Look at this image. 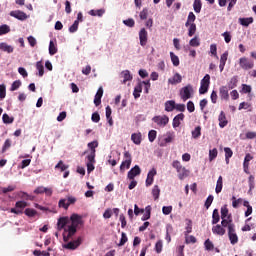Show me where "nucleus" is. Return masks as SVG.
Here are the masks:
<instances>
[{
	"label": "nucleus",
	"mask_w": 256,
	"mask_h": 256,
	"mask_svg": "<svg viewBox=\"0 0 256 256\" xmlns=\"http://www.w3.org/2000/svg\"><path fill=\"white\" fill-rule=\"evenodd\" d=\"M253 156L251 154H246L243 162L244 169H249V162L252 161Z\"/></svg>",
	"instance_id": "a18cd8bd"
},
{
	"label": "nucleus",
	"mask_w": 256,
	"mask_h": 256,
	"mask_svg": "<svg viewBox=\"0 0 256 256\" xmlns=\"http://www.w3.org/2000/svg\"><path fill=\"white\" fill-rule=\"evenodd\" d=\"M123 23L126 27H135V20H133V18L123 20Z\"/></svg>",
	"instance_id": "774afa93"
},
{
	"label": "nucleus",
	"mask_w": 256,
	"mask_h": 256,
	"mask_svg": "<svg viewBox=\"0 0 256 256\" xmlns=\"http://www.w3.org/2000/svg\"><path fill=\"white\" fill-rule=\"evenodd\" d=\"M34 193L35 195H42V193H45L47 197H51V195H53V189L39 186L34 190Z\"/></svg>",
	"instance_id": "9d476101"
},
{
	"label": "nucleus",
	"mask_w": 256,
	"mask_h": 256,
	"mask_svg": "<svg viewBox=\"0 0 256 256\" xmlns=\"http://www.w3.org/2000/svg\"><path fill=\"white\" fill-rule=\"evenodd\" d=\"M192 137H193V139H199V137H201V126H197L192 131Z\"/></svg>",
	"instance_id": "8fccbe9b"
},
{
	"label": "nucleus",
	"mask_w": 256,
	"mask_h": 256,
	"mask_svg": "<svg viewBox=\"0 0 256 256\" xmlns=\"http://www.w3.org/2000/svg\"><path fill=\"white\" fill-rule=\"evenodd\" d=\"M149 219H151V206L150 205L146 206L145 213L142 216V221H147Z\"/></svg>",
	"instance_id": "58836bf2"
},
{
	"label": "nucleus",
	"mask_w": 256,
	"mask_h": 256,
	"mask_svg": "<svg viewBox=\"0 0 256 256\" xmlns=\"http://www.w3.org/2000/svg\"><path fill=\"white\" fill-rule=\"evenodd\" d=\"M189 29H188V37H193V35H195V33H197V24L192 23L189 24Z\"/></svg>",
	"instance_id": "c9c22d12"
},
{
	"label": "nucleus",
	"mask_w": 256,
	"mask_h": 256,
	"mask_svg": "<svg viewBox=\"0 0 256 256\" xmlns=\"http://www.w3.org/2000/svg\"><path fill=\"white\" fill-rule=\"evenodd\" d=\"M21 85H22L21 80L14 81L10 87V91H17V89H19Z\"/></svg>",
	"instance_id": "bf43d9fd"
},
{
	"label": "nucleus",
	"mask_w": 256,
	"mask_h": 256,
	"mask_svg": "<svg viewBox=\"0 0 256 256\" xmlns=\"http://www.w3.org/2000/svg\"><path fill=\"white\" fill-rule=\"evenodd\" d=\"M191 95H193V86L188 84L183 87L180 91V97L183 101H187V99H191Z\"/></svg>",
	"instance_id": "423d86ee"
},
{
	"label": "nucleus",
	"mask_w": 256,
	"mask_h": 256,
	"mask_svg": "<svg viewBox=\"0 0 256 256\" xmlns=\"http://www.w3.org/2000/svg\"><path fill=\"white\" fill-rule=\"evenodd\" d=\"M24 214L27 217H35V215H37V210H35L33 208H27V209H25Z\"/></svg>",
	"instance_id": "603ef678"
},
{
	"label": "nucleus",
	"mask_w": 256,
	"mask_h": 256,
	"mask_svg": "<svg viewBox=\"0 0 256 256\" xmlns=\"http://www.w3.org/2000/svg\"><path fill=\"white\" fill-rule=\"evenodd\" d=\"M185 229H186V231L184 232V235H185V237H187V235H189V233H191L193 231V221L187 220Z\"/></svg>",
	"instance_id": "79ce46f5"
},
{
	"label": "nucleus",
	"mask_w": 256,
	"mask_h": 256,
	"mask_svg": "<svg viewBox=\"0 0 256 256\" xmlns=\"http://www.w3.org/2000/svg\"><path fill=\"white\" fill-rule=\"evenodd\" d=\"M209 85H211V76L209 74H206L200 82V95H205V93L209 91Z\"/></svg>",
	"instance_id": "f03ea898"
},
{
	"label": "nucleus",
	"mask_w": 256,
	"mask_h": 256,
	"mask_svg": "<svg viewBox=\"0 0 256 256\" xmlns=\"http://www.w3.org/2000/svg\"><path fill=\"white\" fill-rule=\"evenodd\" d=\"M2 120H3V123H5L6 125H11V123L15 121V118L10 117L7 113H5L2 116Z\"/></svg>",
	"instance_id": "ea45409f"
},
{
	"label": "nucleus",
	"mask_w": 256,
	"mask_h": 256,
	"mask_svg": "<svg viewBox=\"0 0 256 256\" xmlns=\"http://www.w3.org/2000/svg\"><path fill=\"white\" fill-rule=\"evenodd\" d=\"M183 119H185V114L183 113H180L174 117L172 122V126L174 127V129H177V127L181 125V121H183Z\"/></svg>",
	"instance_id": "6ab92c4d"
},
{
	"label": "nucleus",
	"mask_w": 256,
	"mask_h": 256,
	"mask_svg": "<svg viewBox=\"0 0 256 256\" xmlns=\"http://www.w3.org/2000/svg\"><path fill=\"white\" fill-rule=\"evenodd\" d=\"M67 225H69V217H61L58 219L57 222V229L58 231H62V229H66L65 227H67Z\"/></svg>",
	"instance_id": "dca6fc26"
},
{
	"label": "nucleus",
	"mask_w": 256,
	"mask_h": 256,
	"mask_svg": "<svg viewBox=\"0 0 256 256\" xmlns=\"http://www.w3.org/2000/svg\"><path fill=\"white\" fill-rule=\"evenodd\" d=\"M103 97V87H100L94 98V105L99 107L101 105V98Z\"/></svg>",
	"instance_id": "412c9836"
},
{
	"label": "nucleus",
	"mask_w": 256,
	"mask_h": 256,
	"mask_svg": "<svg viewBox=\"0 0 256 256\" xmlns=\"http://www.w3.org/2000/svg\"><path fill=\"white\" fill-rule=\"evenodd\" d=\"M10 31L11 28L7 24L0 26V35H7V33H9Z\"/></svg>",
	"instance_id": "5fc2aeb1"
},
{
	"label": "nucleus",
	"mask_w": 256,
	"mask_h": 256,
	"mask_svg": "<svg viewBox=\"0 0 256 256\" xmlns=\"http://www.w3.org/2000/svg\"><path fill=\"white\" fill-rule=\"evenodd\" d=\"M152 195L154 197V201H157L159 199V195H161V190L159 189L158 185H155L152 189Z\"/></svg>",
	"instance_id": "a19ab883"
},
{
	"label": "nucleus",
	"mask_w": 256,
	"mask_h": 256,
	"mask_svg": "<svg viewBox=\"0 0 256 256\" xmlns=\"http://www.w3.org/2000/svg\"><path fill=\"white\" fill-rule=\"evenodd\" d=\"M131 140L135 145H141V133H133L131 135Z\"/></svg>",
	"instance_id": "72a5a7b5"
},
{
	"label": "nucleus",
	"mask_w": 256,
	"mask_h": 256,
	"mask_svg": "<svg viewBox=\"0 0 256 256\" xmlns=\"http://www.w3.org/2000/svg\"><path fill=\"white\" fill-rule=\"evenodd\" d=\"M9 148H11V139H6L2 147V153H5Z\"/></svg>",
	"instance_id": "338daca9"
},
{
	"label": "nucleus",
	"mask_w": 256,
	"mask_h": 256,
	"mask_svg": "<svg viewBox=\"0 0 256 256\" xmlns=\"http://www.w3.org/2000/svg\"><path fill=\"white\" fill-rule=\"evenodd\" d=\"M152 121L156 123L159 127H165L167 123H169V116L163 115V116H155Z\"/></svg>",
	"instance_id": "6e6552de"
},
{
	"label": "nucleus",
	"mask_w": 256,
	"mask_h": 256,
	"mask_svg": "<svg viewBox=\"0 0 256 256\" xmlns=\"http://www.w3.org/2000/svg\"><path fill=\"white\" fill-rule=\"evenodd\" d=\"M147 38H148L147 30L145 28H142L139 32V39H140L141 47H145V45H147Z\"/></svg>",
	"instance_id": "2eb2a0df"
},
{
	"label": "nucleus",
	"mask_w": 256,
	"mask_h": 256,
	"mask_svg": "<svg viewBox=\"0 0 256 256\" xmlns=\"http://www.w3.org/2000/svg\"><path fill=\"white\" fill-rule=\"evenodd\" d=\"M7 97V87L5 84L0 85V99L3 100Z\"/></svg>",
	"instance_id": "09e8293b"
},
{
	"label": "nucleus",
	"mask_w": 256,
	"mask_h": 256,
	"mask_svg": "<svg viewBox=\"0 0 256 256\" xmlns=\"http://www.w3.org/2000/svg\"><path fill=\"white\" fill-rule=\"evenodd\" d=\"M238 21H239L240 25H242V27H249V25H251V23H253V17L239 18Z\"/></svg>",
	"instance_id": "c85d7f7f"
},
{
	"label": "nucleus",
	"mask_w": 256,
	"mask_h": 256,
	"mask_svg": "<svg viewBox=\"0 0 256 256\" xmlns=\"http://www.w3.org/2000/svg\"><path fill=\"white\" fill-rule=\"evenodd\" d=\"M177 173H178V179H180V181H183L185 177L189 176V171H187V169L183 166L181 169L177 170Z\"/></svg>",
	"instance_id": "b1692460"
},
{
	"label": "nucleus",
	"mask_w": 256,
	"mask_h": 256,
	"mask_svg": "<svg viewBox=\"0 0 256 256\" xmlns=\"http://www.w3.org/2000/svg\"><path fill=\"white\" fill-rule=\"evenodd\" d=\"M13 191H15V186H13V185H9L8 187H0V195H5V194H7V193H11V192H13Z\"/></svg>",
	"instance_id": "f704fd0d"
},
{
	"label": "nucleus",
	"mask_w": 256,
	"mask_h": 256,
	"mask_svg": "<svg viewBox=\"0 0 256 256\" xmlns=\"http://www.w3.org/2000/svg\"><path fill=\"white\" fill-rule=\"evenodd\" d=\"M69 223L70 224H68L67 227L64 229L65 233H68L67 236L63 234V241H65V243H67V241H69V239H71V237H73V235L77 233V229L83 227V216L74 213L70 216Z\"/></svg>",
	"instance_id": "f257e3e1"
},
{
	"label": "nucleus",
	"mask_w": 256,
	"mask_h": 256,
	"mask_svg": "<svg viewBox=\"0 0 256 256\" xmlns=\"http://www.w3.org/2000/svg\"><path fill=\"white\" fill-rule=\"evenodd\" d=\"M239 66L244 71H249L250 69H253L255 67V62L247 57H241L239 59Z\"/></svg>",
	"instance_id": "20e7f679"
},
{
	"label": "nucleus",
	"mask_w": 256,
	"mask_h": 256,
	"mask_svg": "<svg viewBox=\"0 0 256 256\" xmlns=\"http://www.w3.org/2000/svg\"><path fill=\"white\" fill-rule=\"evenodd\" d=\"M137 175H141V168L139 167V165H135L129 172L127 175V178L130 180L135 179V177H137Z\"/></svg>",
	"instance_id": "f8f14e48"
},
{
	"label": "nucleus",
	"mask_w": 256,
	"mask_h": 256,
	"mask_svg": "<svg viewBox=\"0 0 256 256\" xmlns=\"http://www.w3.org/2000/svg\"><path fill=\"white\" fill-rule=\"evenodd\" d=\"M204 247H205L206 251H213L215 249V245L213 244V242L210 239H207L204 242Z\"/></svg>",
	"instance_id": "37998d69"
},
{
	"label": "nucleus",
	"mask_w": 256,
	"mask_h": 256,
	"mask_svg": "<svg viewBox=\"0 0 256 256\" xmlns=\"http://www.w3.org/2000/svg\"><path fill=\"white\" fill-rule=\"evenodd\" d=\"M56 53H57V46H55V42H53V40H51L49 43V54L55 55Z\"/></svg>",
	"instance_id": "3c124183"
},
{
	"label": "nucleus",
	"mask_w": 256,
	"mask_h": 256,
	"mask_svg": "<svg viewBox=\"0 0 256 256\" xmlns=\"http://www.w3.org/2000/svg\"><path fill=\"white\" fill-rule=\"evenodd\" d=\"M36 69L38 71L39 77H43V75H45V66H43V62L38 61L36 63Z\"/></svg>",
	"instance_id": "7c9ffc66"
},
{
	"label": "nucleus",
	"mask_w": 256,
	"mask_h": 256,
	"mask_svg": "<svg viewBox=\"0 0 256 256\" xmlns=\"http://www.w3.org/2000/svg\"><path fill=\"white\" fill-rule=\"evenodd\" d=\"M212 233L214 235H218L219 237H223V235L227 233V230H225V228L221 224H216L212 227Z\"/></svg>",
	"instance_id": "9b49d317"
},
{
	"label": "nucleus",
	"mask_w": 256,
	"mask_h": 256,
	"mask_svg": "<svg viewBox=\"0 0 256 256\" xmlns=\"http://www.w3.org/2000/svg\"><path fill=\"white\" fill-rule=\"evenodd\" d=\"M220 97L221 99H224L227 101L229 99V89H227V86L220 87Z\"/></svg>",
	"instance_id": "a878e982"
},
{
	"label": "nucleus",
	"mask_w": 256,
	"mask_h": 256,
	"mask_svg": "<svg viewBox=\"0 0 256 256\" xmlns=\"http://www.w3.org/2000/svg\"><path fill=\"white\" fill-rule=\"evenodd\" d=\"M196 19L197 17L195 16V14L193 12H189L185 27H189V25L195 23Z\"/></svg>",
	"instance_id": "2f4dec72"
},
{
	"label": "nucleus",
	"mask_w": 256,
	"mask_h": 256,
	"mask_svg": "<svg viewBox=\"0 0 256 256\" xmlns=\"http://www.w3.org/2000/svg\"><path fill=\"white\" fill-rule=\"evenodd\" d=\"M217 148H213L212 150L209 151V161H214V159H217L218 155Z\"/></svg>",
	"instance_id": "864d4df0"
},
{
	"label": "nucleus",
	"mask_w": 256,
	"mask_h": 256,
	"mask_svg": "<svg viewBox=\"0 0 256 256\" xmlns=\"http://www.w3.org/2000/svg\"><path fill=\"white\" fill-rule=\"evenodd\" d=\"M218 121H219V127L221 129H224V127H227L229 121H227V116L225 115L224 111H221L219 116H218Z\"/></svg>",
	"instance_id": "a211bd4d"
},
{
	"label": "nucleus",
	"mask_w": 256,
	"mask_h": 256,
	"mask_svg": "<svg viewBox=\"0 0 256 256\" xmlns=\"http://www.w3.org/2000/svg\"><path fill=\"white\" fill-rule=\"evenodd\" d=\"M133 162V157L131 156V153L129 151L124 152V161H122L120 165V171L121 173L125 172V169H129L131 167V163Z\"/></svg>",
	"instance_id": "7ed1b4c3"
},
{
	"label": "nucleus",
	"mask_w": 256,
	"mask_h": 256,
	"mask_svg": "<svg viewBox=\"0 0 256 256\" xmlns=\"http://www.w3.org/2000/svg\"><path fill=\"white\" fill-rule=\"evenodd\" d=\"M181 81H183V77H181V74H179V73L174 74L173 77L168 79V83L170 85H177V84L181 83Z\"/></svg>",
	"instance_id": "aec40b11"
},
{
	"label": "nucleus",
	"mask_w": 256,
	"mask_h": 256,
	"mask_svg": "<svg viewBox=\"0 0 256 256\" xmlns=\"http://www.w3.org/2000/svg\"><path fill=\"white\" fill-rule=\"evenodd\" d=\"M88 13L92 17H103V15L105 14V10L104 9L90 10Z\"/></svg>",
	"instance_id": "473e14b6"
},
{
	"label": "nucleus",
	"mask_w": 256,
	"mask_h": 256,
	"mask_svg": "<svg viewBox=\"0 0 256 256\" xmlns=\"http://www.w3.org/2000/svg\"><path fill=\"white\" fill-rule=\"evenodd\" d=\"M148 139H149L150 143H153V141H155V139H157V132L155 130H150L148 133Z\"/></svg>",
	"instance_id": "052dcab7"
},
{
	"label": "nucleus",
	"mask_w": 256,
	"mask_h": 256,
	"mask_svg": "<svg viewBox=\"0 0 256 256\" xmlns=\"http://www.w3.org/2000/svg\"><path fill=\"white\" fill-rule=\"evenodd\" d=\"M28 205L29 204L25 201H17L15 203V208L10 209V213H14V215H23V209Z\"/></svg>",
	"instance_id": "39448f33"
},
{
	"label": "nucleus",
	"mask_w": 256,
	"mask_h": 256,
	"mask_svg": "<svg viewBox=\"0 0 256 256\" xmlns=\"http://www.w3.org/2000/svg\"><path fill=\"white\" fill-rule=\"evenodd\" d=\"M221 221V216L219 215V210L214 209L212 214V225H217Z\"/></svg>",
	"instance_id": "cd10ccee"
},
{
	"label": "nucleus",
	"mask_w": 256,
	"mask_h": 256,
	"mask_svg": "<svg viewBox=\"0 0 256 256\" xmlns=\"http://www.w3.org/2000/svg\"><path fill=\"white\" fill-rule=\"evenodd\" d=\"M228 239L231 245H237V243H239V236H237V231L235 230V226H229Z\"/></svg>",
	"instance_id": "0eeeda50"
},
{
	"label": "nucleus",
	"mask_w": 256,
	"mask_h": 256,
	"mask_svg": "<svg viewBox=\"0 0 256 256\" xmlns=\"http://www.w3.org/2000/svg\"><path fill=\"white\" fill-rule=\"evenodd\" d=\"M241 203H243V198L237 199L235 196L232 197V207L234 209H237Z\"/></svg>",
	"instance_id": "c03bdc74"
},
{
	"label": "nucleus",
	"mask_w": 256,
	"mask_h": 256,
	"mask_svg": "<svg viewBox=\"0 0 256 256\" xmlns=\"http://www.w3.org/2000/svg\"><path fill=\"white\" fill-rule=\"evenodd\" d=\"M221 226L225 229L227 228L229 231V227L233 226L235 227V224L233 223V219L231 218V214L228 215L227 218H221Z\"/></svg>",
	"instance_id": "f3484780"
},
{
	"label": "nucleus",
	"mask_w": 256,
	"mask_h": 256,
	"mask_svg": "<svg viewBox=\"0 0 256 256\" xmlns=\"http://www.w3.org/2000/svg\"><path fill=\"white\" fill-rule=\"evenodd\" d=\"M79 29V20H75L73 25L69 27L70 33H76V31Z\"/></svg>",
	"instance_id": "4d7b16f0"
},
{
	"label": "nucleus",
	"mask_w": 256,
	"mask_h": 256,
	"mask_svg": "<svg viewBox=\"0 0 256 256\" xmlns=\"http://www.w3.org/2000/svg\"><path fill=\"white\" fill-rule=\"evenodd\" d=\"M55 169H60V171H67L69 169L68 165H65L62 160L58 162V164L55 166Z\"/></svg>",
	"instance_id": "6e6d98bb"
},
{
	"label": "nucleus",
	"mask_w": 256,
	"mask_h": 256,
	"mask_svg": "<svg viewBox=\"0 0 256 256\" xmlns=\"http://www.w3.org/2000/svg\"><path fill=\"white\" fill-rule=\"evenodd\" d=\"M81 245V237L77 238V240H73L63 245V249H68L69 251H75Z\"/></svg>",
	"instance_id": "1a4fd4ad"
},
{
	"label": "nucleus",
	"mask_w": 256,
	"mask_h": 256,
	"mask_svg": "<svg viewBox=\"0 0 256 256\" xmlns=\"http://www.w3.org/2000/svg\"><path fill=\"white\" fill-rule=\"evenodd\" d=\"M0 51H4V53H13V51H15V48H13V46H11L5 42H1L0 43Z\"/></svg>",
	"instance_id": "4be33fe9"
},
{
	"label": "nucleus",
	"mask_w": 256,
	"mask_h": 256,
	"mask_svg": "<svg viewBox=\"0 0 256 256\" xmlns=\"http://www.w3.org/2000/svg\"><path fill=\"white\" fill-rule=\"evenodd\" d=\"M127 241H129V239L127 238V234H125V232H122L118 247H123V245H125V243H127Z\"/></svg>",
	"instance_id": "13d9d810"
},
{
	"label": "nucleus",
	"mask_w": 256,
	"mask_h": 256,
	"mask_svg": "<svg viewBox=\"0 0 256 256\" xmlns=\"http://www.w3.org/2000/svg\"><path fill=\"white\" fill-rule=\"evenodd\" d=\"M202 7H203V4L201 3V0H194L193 9L195 13H201Z\"/></svg>",
	"instance_id": "4c0bfd02"
},
{
	"label": "nucleus",
	"mask_w": 256,
	"mask_h": 256,
	"mask_svg": "<svg viewBox=\"0 0 256 256\" xmlns=\"http://www.w3.org/2000/svg\"><path fill=\"white\" fill-rule=\"evenodd\" d=\"M221 191H223V176L218 177V180L216 182V188H215V192L217 194L221 193Z\"/></svg>",
	"instance_id": "c756f323"
},
{
	"label": "nucleus",
	"mask_w": 256,
	"mask_h": 256,
	"mask_svg": "<svg viewBox=\"0 0 256 256\" xmlns=\"http://www.w3.org/2000/svg\"><path fill=\"white\" fill-rule=\"evenodd\" d=\"M238 81L239 80L237 79V76L232 77L228 83V88L235 89V87H237Z\"/></svg>",
	"instance_id": "de8ad7c7"
},
{
	"label": "nucleus",
	"mask_w": 256,
	"mask_h": 256,
	"mask_svg": "<svg viewBox=\"0 0 256 256\" xmlns=\"http://www.w3.org/2000/svg\"><path fill=\"white\" fill-rule=\"evenodd\" d=\"M175 100H168L165 102L164 107H165V111H167L168 113H171V111H173L175 109Z\"/></svg>",
	"instance_id": "5701e85b"
},
{
	"label": "nucleus",
	"mask_w": 256,
	"mask_h": 256,
	"mask_svg": "<svg viewBox=\"0 0 256 256\" xmlns=\"http://www.w3.org/2000/svg\"><path fill=\"white\" fill-rule=\"evenodd\" d=\"M10 16L19 19V21H25L27 19V14L21 10L11 11Z\"/></svg>",
	"instance_id": "ddd939ff"
},
{
	"label": "nucleus",
	"mask_w": 256,
	"mask_h": 256,
	"mask_svg": "<svg viewBox=\"0 0 256 256\" xmlns=\"http://www.w3.org/2000/svg\"><path fill=\"white\" fill-rule=\"evenodd\" d=\"M149 15V10L147 8H144L141 12H140V19L142 21H145V19H147Z\"/></svg>",
	"instance_id": "69168bd1"
},
{
	"label": "nucleus",
	"mask_w": 256,
	"mask_h": 256,
	"mask_svg": "<svg viewBox=\"0 0 256 256\" xmlns=\"http://www.w3.org/2000/svg\"><path fill=\"white\" fill-rule=\"evenodd\" d=\"M58 207H62L63 209H69V204L66 199H61L58 202Z\"/></svg>",
	"instance_id": "0e129e2a"
},
{
	"label": "nucleus",
	"mask_w": 256,
	"mask_h": 256,
	"mask_svg": "<svg viewBox=\"0 0 256 256\" xmlns=\"http://www.w3.org/2000/svg\"><path fill=\"white\" fill-rule=\"evenodd\" d=\"M170 58L174 67H179V56L175 55L173 52H170Z\"/></svg>",
	"instance_id": "49530a36"
},
{
	"label": "nucleus",
	"mask_w": 256,
	"mask_h": 256,
	"mask_svg": "<svg viewBox=\"0 0 256 256\" xmlns=\"http://www.w3.org/2000/svg\"><path fill=\"white\" fill-rule=\"evenodd\" d=\"M155 251H156V253H161V251H163V241L162 240H158L156 242Z\"/></svg>",
	"instance_id": "680f3d73"
},
{
	"label": "nucleus",
	"mask_w": 256,
	"mask_h": 256,
	"mask_svg": "<svg viewBox=\"0 0 256 256\" xmlns=\"http://www.w3.org/2000/svg\"><path fill=\"white\" fill-rule=\"evenodd\" d=\"M210 53H211V55L216 57V59H219V56L217 55V44L210 45Z\"/></svg>",
	"instance_id": "e2e57ef3"
},
{
	"label": "nucleus",
	"mask_w": 256,
	"mask_h": 256,
	"mask_svg": "<svg viewBox=\"0 0 256 256\" xmlns=\"http://www.w3.org/2000/svg\"><path fill=\"white\" fill-rule=\"evenodd\" d=\"M142 91H143V85H142V83H139L134 88V92H133L134 99H139L141 97Z\"/></svg>",
	"instance_id": "393cba45"
},
{
	"label": "nucleus",
	"mask_w": 256,
	"mask_h": 256,
	"mask_svg": "<svg viewBox=\"0 0 256 256\" xmlns=\"http://www.w3.org/2000/svg\"><path fill=\"white\" fill-rule=\"evenodd\" d=\"M190 47H199L201 45V40L199 39V36H195L189 41Z\"/></svg>",
	"instance_id": "e433bc0d"
},
{
	"label": "nucleus",
	"mask_w": 256,
	"mask_h": 256,
	"mask_svg": "<svg viewBox=\"0 0 256 256\" xmlns=\"http://www.w3.org/2000/svg\"><path fill=\"white\" fill-rule=\"evenodd\" d=\"M121 77L123 79L122 83H127V81H131L133 79V76H131V72H129V70L122 71Z\"/></svg>",
	"instance_id": "bb28decb"
},
{
	"label": "nucleus",
	"mask_w": 256,
	"mask_h": 256,
	"mask_svg": "<svg viewBox=\"0 0 256 256\" xmlns=\"http://www.w3.org/2000/svg\"><path fill=\"white\" fill-rule=\"evenodd\" d=\"M155 175H157V170L155 168L148 172L146 178V187H151V185H153Z\"/></svg>",
	"instance_id": "4468645a"
}]
</instances>
